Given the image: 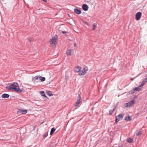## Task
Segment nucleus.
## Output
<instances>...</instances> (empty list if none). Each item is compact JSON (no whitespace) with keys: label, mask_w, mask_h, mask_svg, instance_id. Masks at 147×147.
I'll use <instances>...</instances> for the list:
<instances>
[{"label":"nucleus","mask_w":147,"mask_h":147,"mask_svg":"<svg viewBox=\"0 0 147 147\" xmlns=\"http://www.w3.org/2000/svg\"><path fill=\"white\" fill-rule=\"evenodd\" d=\"M6 88L10 90H13L20 93L22 92V90L19 88L18 84L16 83H13L9 86H6Z\"/></svg>","instance_id":"f257e3e1"},{"label":"nucleus","mask_w":147,"mask_h":147,"mask_svg":"<svg viewBox=\"0 0 147 147\" xmlns=\"http://www.w3.org/2000/svg\"><path fill=\"white\" fill-rule=\"evenodd\" d=\"M57 39V35H55L50 40V44L53 47H55L56 46V40Z\"/></svg>","instance_id":"f03ea898"},{"label":"nucleus","mask_w":147,"mask_h":147,"mask_svg":"<svg viewBox=\"0 0 147 147\" xmlns=\"http://www.w3.org/2000/svg\"><path fill=\"white\" fill-rule=\"evenodd\" d=\"M134 103V100H132L131 101L129 102L128 103H125L124 104V107L127 108L128 107H130L132 106Z\"/></svg>","instance_id":"7ed1b4c3"},{"label":"nucleus","mask_w":147,"mask_h":147,"mask_svg":"<svg viewBox=\"0 0 147 147\" xmlns=\"http://www.w3.org/2000/svg\"><path fill=\"white\" fill-rule=\"evenodd\" d=\"M123 117V115L122 114H120L117 115L115 117V123H117L118 121H119L121 120H122Z\"/></svg>","instance_id":"20e7f679"},{"label":"nucleus","mask_w":147,"mask_h":147,"mask_svg":"<svg viewBox=\"0 0 147 147\" xmlns=\"http://www.w3.org/2000/svg\"><path fill=\"white\" fill-rule=\"evenodd\" d=\"M86 68H87L86 67V68H84L82 71L79 73V75L83 76L85 74L86 71L88 70V69H86Z\"/></svg>","instance_id":"39448f33"},{"label":"nucleus","mask_w":147,"mask_h":147,"mask_svg":"<svg viewBox=\"0 0 147 147\" xmlns=\"http://www.w3.org/2000/svg\"><path fill=\"white\" fill-rule=\"evenodd\" d=\"M143 86L141 84L138 86L137 87L135 88L134 89V90L135 91H139L143 87Z\"/></svg>","instance_id":"423d86ee"},{"label":"nucleus","mask_w":147,"mask_h":147,"mask_svg":"<svg viewBox=\"0 0 147 147\" xmlns=\"http://www.w3.org/2000/svg\"><path fill=\"white\" fill-rule=\"evenodd\" d=\"M81 69L80 67L77 66L74 68V71L75 72H80Z\"/></svg>","instance_id":"0eeeda50"},{"label":"nucleus","mask_w":147,"mask_h":147,"mask_svg":"<svg viewBox=\"0 0 147 147\" xmlns=\"http://www.w3.org/2000/svg\"><path fill=\"white\" fill-rule=\"evenodd\" d=\"M82 9L85 11H87L88 9V6L85 4H83L82 5Z\"/></svg>","instance_id":"6e6552de"},{"label":"nucleus","mask_w":147,"mask_h":147,"mask_svg":"<svg viewBox=\"0 0 147 147\" xmlns=\"http://www.w3.org/2000/svg\"><path fill=\"white\" fill-rule=\"evenodd\" d=\"M74 12L75 13L77 14H79L81 13V10L77 9H74Z\"/></svg>","instance_id":"1a4fd4ad"},{"label":"nucleus","mask_w":147,"mask_h":147,"mask_svg":"<svg viewBox=\"0 0 147 147\" xmlns=\"http://www.w3.org/2000/svg\"><path fill=\"white\" fill-rule=\"evenodd\" d=\"M27 113V111L26 110H20L19 111H18L17 113L18 114H20V113H22L23 114H26Z\"/></svg>","instance_id":"9d476101"},{"label":"nucleus","mask_w":147,"mask_h":147,"mask_svg":"<svg viewBox=\"0 0 147 147\" xmlns=\"http://www.w3.org/2000/svg\"><path fill=\"white\" fill-rule=\"evenodd\" d=\"M142 13L140 12H138L136 13V18H141Z\"/></svg>","instance_id":"9b49d317"},{"label":"nucleus","mask_w":147,"mask_h":147,"mask_svg":"<svg viewBox=\"0 0 147 147\" xmlns=\"http://www.w3.org/2000/svg\"><path fill=\"white\" fill-rule=\"evenodd\" d=\"M147 82V77L143 79V81L141 83V84L143 86Z\"/></svg>","instance_id":"f8f14e48"},{"label":"nucleus","mask_w":147,"mask_h":147,"mask_svg":"<svg viewBox=\"0 0 147 147\" xmlns=\"http://www.w3.org/2000/svg\"><path fill=\"white\" fill-rule=\"evenodd\" d=\"M9 95L7 94H4L2 95L1 97L3 98H6L9 97Z\"/></svg>","instance_id":"ddd939ff"},{"label":"nucleus","mask_w":147,"mask_h":147,"mask_svg":"<svg viewBox=\"0 0 147 147\" xmlns=\"http://www.w3.org/2000/svg\"><path fill=\"white\" fill-rule=\"evenodd\" d=\"M125 120L127 121H131V119L130 117L128 115L125 117Z\"/></svg>","instance_id":"4468645a"},{"label":"nucleus","mask_w":147,"mask_h":147,"mask_svg":"<svg viewBox=\"0 0 147 147\" xmlns=\"http://www.w3.org/2000/svg\"><path fill=\"white\" fill-rule=\"evenodd\" d=\"M55 131V129L54 128H52L51 130L50 133V135H51L53 134L54 132Z\"/></svg>","instance_id":"2eb2a0df"},{"label":"nucleus","mask_w":147,"mask_h":147,"mask_svg":"<svg viewBox=\"0 0 147 147\" xmlns=\"http://www.w3.org/2000/svg\"><path fill=\"white\" fill-rule=\"evenodd\" d=\"M39 79L41 82H44L45 80V77H41L40 76H39Z\"/></svg>","instance_id":"dca6fc26"},{"label":"nucleus","mask_w":147,"mask_h":147,"mask_svg":"<svg viewBox=\"0 0 147 147\" xmlns=\"http://www.w3.org/2000/svg\"><path fill=\"white\" fill-rule=\"evenodd\" d=\"M97 24L96 23H94L93 25V28L92 29V30H95L96 28V27Z\"/></svg>","instance_id":"f3484780"},{"label":"nucleus","mask_w":147,"mask_h":147,"mask_svg":"<svg viewBox=\"0 0 147 147\" xmlns=\"http://www.w3.org/2000/svg\"><path fill=\"white\" fill-rule=\"evenodd\" d=\"M115 109V107L113 110H110L109 111V114L112 115V113L113 112Z\"/></svg>","instance_id":"a211bd4d"},{"label":"nucleus","mask_w":147,"mask_h":147,"mask_svg":"<svg viewBox=\"0 0 147 147\" xmlns=\"http://www.w3.org/2000/svg\"><path fill=\"white\" fill-rule=\"evenodd\" d=\"M39 76H37L34 77L33 79L34 81H36V80H38V78H39Z\"/></svg>","instance_id":"6ab92c4d"},{"label":"nucleus","mask_w":147,"mask_h":147,"mask_svg":"<svg viewBox=\"0 0 147 147\" xmlns=\"http://www.w3.org/2000/svg\"><path fill=\"white\" fill-rule=\"evenodd\" d=\"M127 141L130 143H131L133 141V139L131 138H128L127 139Z\"/></svg>","instance_id":"aec40b11"},{"label":"nucleus","mask_w":147,"mask_h":147,"mask_svg":"<svg viewBox=\"0 0 147 147\" xmlns=\"http://www.w3.org/2000/svg\"><path fill=\"white\" fill-rule=\"evenodd\" d=\"M81 102L78 100H77L76 104L74 105L75 107L78 106L80 103Z\"/></svg>","instance_id":"412c9836"},{"label":"nucleus","mask_w":147,"mask_h":147,"mask_svg":"<svg viewBox=\"0 0 147 147\" xmlns=\"http://www.w3.org/2000/svg\"><path fill=\"white\" fill-rule=\"evenodd\" d=\"M40 94L42 95V96H44L45 97H46V95L45 94V92L43 91H41L40 92Z\"/></svg>","instance_id":"4be33fe9"},{"label":"nucleus","mask_w":147,"mask_h":147,"mask_svg":"<svg viewBox=\"0 0 147 147\" xmlns=\"http://www.w3.org/2000/svg\"><path fill=\"white\" fill-rule=\"evenodd\" d=\"M81 98L80 94H79L77 100L81 102Z\"/></svg>","instance_id":"5701e85b"},{"label":"nucleus","mask_w":147,"mask_h":147,"mask_svg":"<svg viewBox=\"0 0 147 147\" xmlns=\"http://www.w3.org/2000/svg\"><path fill=\"white\" fill-rule=\"evenodd\" d=\"M71 51L70 49L69 50H68V51H67L66 52V54L68 55H71Z\"/></svg>","instance_id":"b1692460"},{"label":"nucleus","mask_w":147,"mask_h":147,"mask_svg":"<svg viewBox=\"0 0 147 147\" xmlns=\"http://www.w3.org/2000/svg\"><path fill=\"white\" fill-rule=\"evenodd\" d=\"M46 92L47 93V94L49 95V96H52L53 95V94H52L51 93H49V91H47Z\"/></svg>","instance_id":"393cba45"},{"label":"nucleus","mask_w":147,"mask_h":147,"mask_svg":"<svg viewBox=\"0 0 147 147\" xmlns=\"http://www.w3.org/2000/svg\"><path fill=\"white\" fill-rule=\"evenodd\" d=\"M135 92V90H134V89L133 90H131L129 91V94H133Z\"/></svg>","instance_id":"a878e982"},{"label":"nucleus","mask_w":147,"mask_h":147,"mask_svg":"<svg viewBox=\"0 0 147 147\" xmlns=\"http://www.w3.org/2000/svg\"><path fill=\"white\" fill-rule=\"evenodd\" d=\"M48 132L47 133H45V134L43 135V138L46 137L48 136Z\"/></svg>","instance_id":"bb28decb"},{"label":"nucleus","mask_w":147,"mask_h":147,"mask_svg":"<svg viewBox=\"0 0 147 147\" xmlns=\"http://www.w3.org/2000/svg\"><path fill=\"white\" fill-rule=\"evenodd\" d=\"M142 134V132L141 131H140L139 132H138L137 134L136 135L137 136H139L140 135H141Z\"/></svg>","instance_id":"cd10ccee"},{"label":"nucleus","mask_w":147,"mask_h":147,"mask_svg":"<svg viewBox=\"0 0 147 147\" xmlns=\"http://www.w3.org/2000/svg\"><path fill=\"white\" fill-rule=\"evenodd\" d=\"M91 0H85V1L86 3H89L91 1Z\"/></svg>","instance_id":"c85d7f7f"},{"label":"nucleus","mask_w":147,"mask_h":147,"mask_svg":"<svg viewBox=\"0 0 147 147\" xmlns=\"http://www.w3.org/2000/svg\"><path fill=\"white\" fill-rule=\"evenodd\" d=\"M28 40L30 42H31L32 41V39H28Z\"/></svg>","instance_id":"c756f323"},{"label":"nucleus","mask_w":147,"mask_h":147,"mask_svg":"<svg viewBox=\"0 0 147 147\" xmlns=\"http://www.w3.org/2000/svg\"><path fill=\"white\" fill-rule=\"evenodd\" d=\"M61 32L62 33H63V34H64V33H66V32H65V31H61Z\"/></svg>","instance_id":"7c9ffc66"},{"label":"nucleus","mask_w":147,"mask_h":147,"mask_svg":"<svg viewBox=\"0 0 147 147\" xmlns=\"http://www.w3.org/2000/svg\"><path fill=\"white\" fill-rule=\"evenodd\" d=\"M85 24H86V25H88H88H88V23L87 22H85Z\"/></svg>","instance_id":"2f4dec72"},{"label":"nucleus","mask_w":147,"mask_h":147,"mask_svg":"<svg viewBox=\"0 0 147 147\" xmlns=\"http://www.w3.org/2000/svg\"><path fill=\"white\" fill-rule=\"evenodd\" d=\"M137 20H138L140 19H136Z\"/></svg>","instance_id":"473e14b6"},{"label":"nucleus","mask_w":147,"mask_h":147,"mask_svg":"<svg viewBox=\"0 0 147 147\" xmlns=\"http://www.w3.org/2000/svg\"><path fill=\"white\" fill-rule=\"evenodd\" d=\"M76 45V43H75V44H74V45Z\"/></svg>","instance_id":"72a5a7b5"},{"label":"nucleus","mask_w":147,"mask_h":147,"mask_svg":"<svg viewBox=\"0 0 147 147\" xmlns=\"http://www.w3.org/2000/svg\"><path fill=\"white\" fill-rule=\"evenodd\" d=\"M131 80H133V79H131Z\"/></svg>","instance_id":"f704fd0d"}]
</instances>
